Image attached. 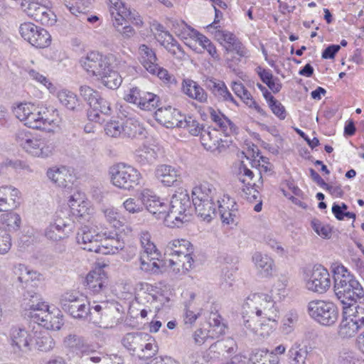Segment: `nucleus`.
<instances>
[{
	"label": "nucleus",
	"instance_id": "43",
	"mask_svg": "<svg viewBox=\"0 0 364 364\" xmlns=\"http://www.w3.org/2000/svg\"><path fill=\"white\" fill-rule=\"evenodd\" d=\"M60 103L70 110H75L79 106L77 95L71 91L63 90L58 93Z\"/></svg>",
	"mask_w": 364,
	"mask_h": 364
},
{
	"label": "nucleus",
	"instance_id": "33",
	"mask_svg": "<svg viewBox=\"0 0 364 364\" xmlns=\"http://www.w3.org/2000/svg\"><path fill=\"white\" fill-rule=\"evenodd\" d=\"M252 262L261 274L268 276L271 274L273 260L268 255H263L258 252H255L252 256Z\"/></svg>",
	"mask_w": 364,
	"mask_h": 364
},
{
	"label": "nucleus",
	"instance_id": "15",
	"mask_svg": "<svg viewBox=\"0 0 364 364\" xmlns=\"http://www.w3.org/2000/svg\"><path fill=\"white\" fill-rule=\"evenodd\" d=\"M330 286V274L328 270L321 266L314 267L306 279V289L313 292L323 294Z\"/></svg>",
	"mask_w": 364,
	"mask_h": 364
},
{
	"label": "nucleus",
	"instance_id": "7",
	"mask_svg": "<svg viewBox=\"0 0 364 364\" xmlns=\"http://www.w3.org/2000/svg\"><path fill=\"white\" fill-rule=\"evenodd\" d=\"M306 312L315 322L327 327L334 326L339 315L338 309L334 303L321 299H314L308 302Z\"/></svg>",
	"mask_w": 364,
	"mask_h": 364
},
{
	"label": "nucleus",
	"instance_id": "13",
	"mask_svg": "<svg viewBox=\"0 0 364 364\" xmlns=\"http://www.w3.org/2000/svg\"><path fill=\"white\" fill-rule=\"evenodd\" d=\"M124 99L145 111L155 110L160 102V98L156 95L141 90L136 87L131 88L129 92L125 95Z\"/></svg>",
	"mask_w": 364,
	"mask_h": 364
},
{
	"label": "nucleus",
	"instance_id": "6",
	"mask_svg": "<svg viewBox=\"0 0 364 364\" xmlns=\"http://www.w3.org/2000/svg\"><path fill=\"white\" fill-rule=\"evenodd\" d=\"M16 141L26 152L35 157H48L53 154L55 147L51 141L35 136L24 129L16 132Z\"/></svg>",
	"mask_w": 364,
	"mask_h": 364
},
{
	"label": "nucleus",
	"instance_id": "49",
	"mask_svg": "<svg viewBox=\"0 0 364 364\" xmlns=\"http://www.w3.org/2000/svg\"><path fill=\"white\" fill-rule=\"evenodd\" d=\"M193 249L188 251V255L187 257H178L176 258H170L168 259V263L170 267L176 266V269L179 271L180 267H181L185 271H188L193 267V259L192 257Z\"/></svg>",
	"mask_w": 364,
	"mask_h": 364
},
{
	"label": "nucleus",
	"instance_id": "54",
	"mask_svg": "<svg viewBox=\"0 0 364 364\" xmlns=\"http://www.w3.org/2000/svg\"><path fill=\"white\" fill-rule=\"evenodd\" d=\"M210 329L208 330L209 336L218 338L225 333V326L220 321V317L216 314L210 318Z\"/></svg>",
	"mask_w": 364,
	"mask_h": 364
},
{
	"label": "nucleus",
	"instance_id": "2",
	"mask_svg": "<svg viewBox=\"0 0 364 364\" xmlns=\"http://www.w3.org/2000/svg\"><path fill=\"white\" fill-rule=\"evenodd\" d=\"M334 291L343 309H351L357 299L364 296V290L353 275L343 265L333 268Z\"/></svg>",
	"mask_w": 364,
	"mask_h": 364
},
{
	"label": "nucleus",
	"instance_id": "35",
	"mask_svg": "<svg viewBox=\"0 0 364 364\" xmlns=\"http://www.w3.org/2000/svg\"><path fill=\"white\" fill-rule=\"evenodd\" d=\"M191 37L196 39V41L205 50L208 54L215 60H220L219 55L218 54L217 49L214 44L206 36L200 33L195 29H190Z\"/></svg>",
	"mask_w": 364,
	"mask_h": 364
},
{
	"label": "nucleus",
	"instance_id": "30",
	"mask_svg": "<svg viewBox=\"0 0 364 364\" xmlns=\"http://www.w3.org/2000/svg\"><path fill=\"white\" fill-rule=\"evenodd\" d=\"M210 119L218 126L225 136H230L235 132V125L220 112L208 107Z\"/></svg>",
	"mask_w": 364,
	"mask_h": 364
},
{
	"label": "nucleus",
	"instance_id": "47",
	"mask_svg": "<svg viewBox=\"0 0 364 364\" xmlns=\"http://www.w3.org/2000/svg\"><path fill=\"white\" fill-rule=\"evenodd\" d=\"M350 310L352 312L348 316L360 327L364 326V296L357 299Z\"/></svg>",
	"mask_w": 364,
	"mask_h": 364
},
{
	"label": "nucleus",
	"instance_id": "51",
	"mask_svg": "<svg viewBox=\"0 0 364 364\" xmlns=\"http://www.w3.org/2000/svg\"><path fill=\"white\" fill-rule=\"evenodd\" d=\"M37 348L41 351H49L55 346V341L47 331L39 332L36 338Z\"/></svg>",
	"mask_w": 364,
	"mask_h": 364
},
{
	"label": "nucleus",
	"instance_id": "38",
	"mask_svg": "<svg viewBox=\"0 0 364 364\" xmlns=\"http://www.w3.org/2000/svg\"><path fill=\"white\" fill-rule=\"evenodd\" d=\"M70 208L75 211L78 217L83 218L87 216L86 206L87 203L84 200V195L80 192L75 193L72 195L68 200Z\"/></svg>",
	"mask_w": 364,
	"mask_h": 364
},
{
	"label": "nucleus",
	"instance_id": "63",
	"mask_svg": "<svg viewBox=\"0 0 364 364\" xmlns=\"http://www.w3.org/2000/svg\"><path fill=\"white\" fill-rule=\"evenodd\" d=\"M80 92L81 96L88 102L90 107L92 106H96V97L100 95L97 91L94 90L89 86L82 85L80 88Z\"/></svg>",
	"mask_w": 364,
	"mask_h": 364
},
{
	"label": "nucleus",
	"instance_id": "26",
	"mask_svg": "<svg viewBox=\"0 0 364 364\" xmlns=\"http://www.w3.org/2000/svg\"><path fill=\"white\" fill-rule=\"evenodd\" d=\"M107 277L101 267H96L90 271L86 277L87 287L93 293H99L103 290L107 284Z\"/></svg>",
	"mask_w": 364,
	"mask_h": 364
},
{
	"label": "nucleus",
	"instance_id": "40",
	"mask_svg": "<svg viewBox=\"0 0 364 364\" xmlns=\"http://www.w3.org/2000/svg\"><path fill=\"white\" fill-rule=\"evenodd\" d=\"M97 79H100L105 87L112 90L117 89L122 82V76L117 71L112 70L111 65H109V71L103 73Z\"/></svg>",
	"mask_w": 364,
	"mask_h": 364
},
{
	"label": "nucleus",
	"instance_id": "41",
	"mask_svg": "<svg viewBox=\"0 0 364 364\" xmlns=\"http://www.w3.org/2000/svg\"><path fill=\"white\" fill-rule=\"evenodd\" d=\"M361 328L349 316L343 318L338 326V335L343 338L353 337Z\"/></svg>",
	"mask_w": 364,
	"mask_h": 364
},
{
	"label": "nucleus",
	"instance_id": "19",
	"mask_svg": "<svg viewBox=\"0 0 364 364\" xmlns=\"http://www.w3.org/2000/svg\"><path fill=\"white\" fill-rule=\"evenodd\" d=\"M156 119L167 128L178 127L182 122L184 116L181 112L171 106L159 108L155 112Z\"/></svg>",
	"mask_w": 364,
	"mask_h": 364
},
{
	"label": "nucleus",
	"instance_id": "50",
	"mask_svg": "<svg viewBox=\"0 0 364 364\" xmlns=\"http://www.w3.org/2000/svg\"><path fill=\"white\" fill-rule=\"evenodd\" d=\"M64 345L66 348L70 349L73 353H76L80 350H82V349L85 348L86 343L82 337L70 334L65 338ZM73 355L74 354H73Z\"/></svg>",
	"mask_w": 364,
	"mask_h": 364
},
{
	"label": "nucleus",
	"instance_id": "58",
	"mask_svg": "<svg viewBox=\"0 0 364 364\" xmlns=\"http://www.w3.org/2000/svg\"><path fill=\"white\" fill-rule=\"evenodd\" d=\"M28 74L29 77L32 80H34L36 82L43 85L48 90H49L50 92H53L55 90V87H54L53 85L52 84V82L43 74L41 73L40 72H38L34 69H30L28 71Z\"/></svg>",
	"mask_w": 364,
	"mask_h": 364
},
{
	"label": "nucleus",
	"instance_id": "24",
	"mask_svg": "<svg viewBox=\"0 0 364 364\" xmlns=\"http://www.w3.org/2000/svg\"><path fill=\"white\" fill-rule=\"evenodd\" d=\"M139 60L149 73H154L157 68L158 59L155 51L146 44H141L138 50Z\"/></svg>",
	"mask_w": 364,
	"mask_h": 364
},
{
	"label": "nucleus",
	"instance_id": "37",
	"mask_svg": "<svg viewBox=\"0 0 364 364\" xmlns=\"http://www.w3.org/2000/svg\"><path fill=\"white\" fill-rule=\"evenodd\" d=\"M90 302H87L80 295L73 305H70V310L65 312L75 318H87L89 314Z\"/></svg>",
	"mask_w": 364,
	"mask_h": 364
},
{
	"label": "nucleus",
	"instance_id": "44",
	"mask_svg": "<svg viewBox=\"0 0 364 364\" xmlns=\"http://www.w3.org/2000/svg\"><path fill=\"white\" fill-rule=\"evenodd\" d=\"M179 128L186 129L193 136H200L205 127L193 117L184 116Z\"/></svg>",
	"mask_w": 364,
	"mask_h": 364
},
{
	"label": "nucleus",
	"instance_id": "27",
	"mask_svg": "<svg viewBox=\"0 0 364 364\" xmlns=\"http://www.w3.org/2000/svg\"><path fill=\"white\" fill-rule=\"evenodd\" d=\"M182 91L188 97L200 103H205L208 101V95L206 92L193 80L185 79L183 80Z\"/></svg>",
	"mask_w": 364,
	"mask_h": 364
},
{
	"label": "nucleus",
	"instance_id": "20",
	"mask_svg": "<svg viewBox=\"0 0 364 364\" xmlns=\"http://www.w3.org/2000/svg\"><path fill=\"white\" fill-rule=\"evenodd\" d=\"M20 192L11 186L0 187V211H9L17 208L19 204Z\"/></svg>",
	"mask_w": 364,
	"mask_h": 364
},
{
	"label": "nucleus",
	"instance_id": "28",
	"mask_svg": "<svg viewBox=\"0 0 364 364\" xmlns=\"http://www.w3.org/2000/svg\"><path fill=\"white\" fill-rule=\"evenodd\" d=\"M266 320L257 321L254 316H249V318L245 319L244 316V325L246 328L255 335L261 338H266L269 336L274 327L272 324L265 323Z\"/></svg>",
	"mask_w": 364,
	"mask_h": 364
},
{
	"label": "nucleus",
	"instance_id": "9",
	"mask_svg": "<svg viewBox=\"0 0 364 364\" xmlns=\"http://www.w3.org/2000/svg\"><path fill=\"white\" fill-rule=\"evenodd\" d=\"M82 219L87 220L88 223L82 225L78 229L76 236L77 242L82 249L97 252L102 238L106 235V228L91 222L89 213Z\"/></svg>",
	"mask_w": 364,
	"mask_h": 364
},
{
	"label": "nucleus",
	"instance_id": "5",
	"mask_svg": "<svg viewBox=\"0 0 364 364\" xmlns=\"http://www.w3.org/2000/svg\"><path fill=\"white\" fill-rule=\"evenodd\" d=\"M247 313L255 314L256 316L276 324L279 310L275 306L274 299L266 294L259 293L250 295L243 305Z\"/></svg>",
	"mask_w": 364,
	"mask_h": 364
},
{
	"label": "nucleus",
	"instance_id": "16",
	"mask_svg": "<svg viewBox=\"0 0 364 364\" xmlns=\"http://www.w3.org/2000/svg\"><path fill=\"white\" fill-rule=\"evenodd\" d=\"M202 146L207 150L215 154H220L228 147V141L223 140L219 131L216 129L207 127L200 135Z\"/></svg>",
	"mask_w": 364,
	"mask_h": 364
},
{
	"label": "nucleus",
	"instance_id": "53",
	"mask_svg": "<svg viewBox=\"0 0 364 364\" xmlns=\"http://www.w3.org/2000/svg\"><path fill=\"white\" fill-rule=\"evenodd\" d=\"M87 346L85 345V348L82 349V350H80L77 352L75 355H73V357L79 358L80 360H75V362H81L84 363H87L90 362L92 363H100L101 362V357L99 355V353H96L95 351H90L87 349Z\"/></svg>",
	"mask_w": 364,
	"mask_h": 364
},
{
	"label": "nucleus",
	"instance_id": "60",
	"mask_svg": "<svg viewBox=\"0 0 364 364\" xmlns=\"http://www.w3.org/2000/svg\"><path fill=\"white\" fill-rule=\"evenodd\" d=\"M105 132L110 137L117 138L123 136V123L115 120L108 122L105 126Z\"/></svg>",
	"mask_w": 364,
	"mask_h": 364
},
{
	"label": "nucleus",
	"instance_id": "22",
	"mask_svg": "<svg viewBox=\"0 0 364 364\" xmlns=\"http://www.w3.org/2000/svg\"><path fill=\"white\" fill-rule=\"evenodd\" d=\"M155 176L164 186L171 187L177 185L180 173L175 167L167 164H161L156 167Z\"/></svg>",
	"mask_w": 364,
	"mask_h": 364
},
{
	"label": "nucleus",
	"instance_id": "11",
	"mask_svg": "<svg viewBox=\"0 0 364 364\" xmlns=\"http://www.w3.org/2000/svg\"><path fill=\"white\" fill-rule=\"evenodd\" d=\"M73 221L69 217V210L55 212L53 220L45 230L46 237L53 241L67 237L72 231Z\"/></svg>",
	"mask_w": 364,
	"mask_h": 364
},
{
	"label": "nucleus",
	"instance_id": "55",
	"mask_svg": "<svg viewBox=\"0 0 364 364\" xmlns=\"http://www.w3.org/2000/svg\"><path fill=\"white\" fill-rule=\"evenodd\" d=\"M288 281L286 278L283 277L279 279L273 285L271 290L272 296L274 299L281 300L288 294V289H287Z\"/></svg>",
	"mask_w": 364,
	"mask_h": 364
},
{
	"label": "nucleus",
	"instance_id": "34",
	"mask_svg": "<svg viewBox=\"0 0 364 364\" xmlns=\"http://www.w3.org/2000/svg\"><path fill=\"white\" fill-rule=\"evenodd\" d=\"M288 356L299 364H305L306 361H310L311 355L309 353L306 346L302 347L299 341H296L289 350Z\"/></svg>",
	"mask_w": 364,
	"mask_h": 364
},
{
	"label": "nucleus",
	"instance_id": "3",
	"mask_svg": "<svg viewBox=\"0 0 364 364\" xmlns=\"http://www.w3.org/2000/svg\"><path fill=\"white\" fill-rule=\"evenodd\" d=\"M13 112L23 124L29 128L50 131L54 119L49 117L47 107L31 103H19L14 107Z\"/></svg>",
	"mask_w": 364,
	"mask_h": 364
},
{
	"label": "nucleus",
	"instance_id": "1",
	"mask_svg": "<svg viewBox=\"0 0 364 364\" xmlns=\"http://www.w3.org/2000/svg\"><path fill=\"white\" fill-rule=\"evenodd\" d=\"M192 198L196 213L203 220L210 222L219 213L223 223H235L237 204L218 184L203 181L193 188Z\"/></svg>",
	"mask_w": 364,
	"mask_h": 364
},
{
	"label": "nucleus",
	"instance_id": "12",
	"mask_svg": "<svg viewBox=\"0 0 364 364\" xmlns=\"http://www.w3.org/2000/svg\"><path fill=\"white\" fill-rule=\"evenodd\" d=\"M80 63L88 75L97 78L109 71L110 65L109 58L97 52H90L82 57Z\"/></svg>",
	"mask_w": 364,
	"mask_h": 364
},
{
	"label": "nucleus",
	"instance_id": "62",
	"mask_svg": "<svg viewBox=\"0 0 364 364\" xmlns=\"http://www.w3.org/2000/svg\"><path fill=\"white\" fill-rule=\"evenodd\" d=\"M121 13L124 14V16H126L127 23H132V24L139 28L143 26L144 22L141 20L139 13L136 11H132L130 9L127 8L125 5L123 4Z\"/></svg>",
	"mask_w": 364,
	"mask_h": 364
},
{
	"label": "nucleus",
	"instance_id": "25",
	"mask_svg": "<svg viewBox=\"0 0 364 364\" xmlns=\"http://www.w3.org/2000/svg\"><path fill=\"white\" fill-rule=\"evenodd\" d=\"M193 249L191 243L186 240L175 239L168 242L165 248V255L171 257V258H176L178 257H187L188 251Z\"/></svg>",
	"mask_w": 364,
	"mask_h": 364
},
{
	"label": "nucleus",
	"instance_id": "46",
	"mask_svg": "<svg viewBox=\"0 0 364 364\" xmlns=\"http://www.w3.org/2000/svg\"><path fill=\"white\" fill-rule=\"evenodd\" d=\"M21 217L14 212H9L1 215V221L6 228V232L17 231L20 228Z\"/></svg>",
	"mask_w": 364,
	"mask_h": 364
},
{
	"label": "nucleus",
	"instance_id": "61",
	"mask_svg": "<svg viewBox=\"0 0 364 364\" xmlns=\"http://www.w3.org/2000/svg\"><path fill=\"white\" fill-rule=\"evenodd\" d=\"M80 295L77 292L67 291L60 296L59 304L64 311H69Z\"/></svg>",
	"mask_w": 364,
	"mask_h": 364
},
{
	"label": "nucleus",
	"instance_id": "31",
	"mask_svg": "<svg viewBox=\"0 0 364 364\" xmlns=\"http://www.w3.org/2000/svg\"><path fill=\"white\" fill-rule=\"evenodd\" d=\"M156 152L150 146H140L135 151V161L141 166L153 164L156 161Z\"/></svg>",
	"mask_w": 364,
	"mask_h": 364
},
{
	"label": "nucleus",
	"instance_id": "52",
	"mask_svg": "<svg viewBox=\"0 0 364 364\" xmlns=\"http://www.w3.org/2000/svg\"><path fill=\"white\" fill-rule=\"evenodd\" d=\"M56 311L57 314L54 315L53 312L49 311L50 317L44 318L42 323H40V326L46 329L59 330L63 325V318L62 315L60 314V311L57 309Z\"/></svg>",
	"mask_w": 364,
	"mask_h": 364
},
{
	"label": "nucleus",
	"instance_id": "23",
	"mask_svg": "<svg viewBox=\"0 0 364 364\" xmlns=\"http://www.w3.org/2000/svg\"><path fill=\"white\" fill-rule=\"evenodd\" d=\"M47 176L55 184L61 188H68L74 181V176L64 166L49 168Z\"/></svg>",
	"mask_w": 364,
	"mask_h": 364
},
{
	"label": "nucleus",
	"instance_id": "29",
	"mask_svg": "<svg viewBox=\"0 0 364 364\" xmlns=\"http://www.w3.org/2000/svg\"><path fill=\"white\" fill-rule=\"evenodd\" d=\"M161 256L160 251H158V255L156 257L154 255L141 253L139 258L140 269L146 272L160 273L164 266V262L160 259Z\"/></svg>",
	"mask_w": 364,
	"mask_h": 364
},
{
	"label": "nucleus",
	"instance_id": "59",
	"mask_svg": "<svg viewBox=\"0 0 364 364\" xmlns=\"http://www.w3.org/2000/svg\"><path fill=\"white\" fill-rule=\"evenodd\" d=\"M38 27L33 23L25 22L20 25L18 30L21 37L31 44Z\"/></svg>",
	"mask_w": 364,
	"mask_h": 364
},
{
	"label": "nucleus",
	"instance_id": "48",
	"mask_svg": "<svg viewBox=\"0 0 364 364\" xmlns=\"http://www.w3.org/2000/svg\"><path fill=\"white\" fill-rule=\"evenodd\" d=\"M102 213L106 221L114 228L122 226L123 218L119 211L114 207L102 209Z\"/></svg>",
	"mask_w": 364,
	"mask_h": 364
},
{
	"label": "nucleus",
	"instance_id": "42",
	"mask_svg": "<svg viewBox=\"0 0 364 364\" xmlns=\"http://www.w3.org/2000/svg\"><path fill=\"white\" fill-rule=\"evenodd\" d=\"M139 239L143 253L154 255V257L158 255V251L159 250L151 240V234L148 231H141L139 235Z\"/></svg>",
	"mask_w": 364,
	"mask_h": 364
},
{
	"label": "nucleus",
	"instance_id": "10",
	"mask_svg": "<svg viewBox=\"0 0 364 364\" xmlns=\"http://www.w3.org/2000/svg\"><path fill=\"white\" fill-rule=\"evenodd\" d=\"M112 184L122 189L130 190L140 183V172L132 166L120 163L110 168Z\"/></svg>",
	"mask_w": 364,
	"mask_h": 364
},
{
	"label": "nucleus",
	"instance_id": "64",
	"mask_svg": "<svg viewBox=\"0 0 364 364\" xmlns=\"http://www.w3.org/2000/svg\"><path fill=\"white\" fill-rule=\"evenodd\" d=\"M56 21V15L50 8L46 7L36 21L40 22L42 25L49 26L54 25Z\"/></svg>",
	"mask_w": 364,
	"mask_h": 364
},
{
	"label": "nucleus",
	"instance_id": "36",
	"mask_svg": "<svg viewBox=\"0 0 364 364\" xmlns=\"http://www.w3.org/2000/svg\"><path fill=\"white\" fill-rule=\"evenodd\" d=\"M20 7L25 14L36 21L47 6L33 0H22Z\"/></svg>",
	"mask_w": 364,
	"mask_h": 364
},
{
	"label": "nucleus",
	"instance_id": "56",
	"mask_svg": "<svg viewBox=\"0 0 364 364\" xmlns=\"http://www.w3.org/2000/svg\"><path fill=\"white\" fill-rule=\"evenodd\" d=\"M122 10V6L119 7H110V14L112 16V25L114 27L116 31H119L122 26L127 24L126 16H124V14L121 13Z\"/></svg>",
	"mask_w": 364,
	"mask_h": 364
},
{
	"label": "nucleus",
	"instance_id": "18",
	"mask_svg": "<svg viewBox=\"0 0 364 364\" xmlns=\"http://www.w3.org/2000/svg\"><path fill=\"white\" fill-rule=\"evenodd\" d=\"M124 247V242L120 240L117 234L107 231L106 228V235H105L97 248V253L102 255H114L122 250Z\"/></svg>",
	"mask_w": 364,
	"mask_h": 364
},
{
	"label": "nucleus",
	"instance_id": "14",
	"mask_svg": "<svg viewBox=\"0 0 364 364\" xmlns=\"http://www.w3.org/2000/svg\"><path fill=\"white\" fill-rule=\"evenodd\" d=\"M142 205L157 219L164 220L165 222L166 211L168 210V204L164 199H161L151 190L143 189L139 196Z\"/></svg>",
	"mask_w": 364,
	"mask_h": 364
},
{
	"label": "nucleus",
	"instance_id": "45",
	"mask_svg": "<svg viewBox=\"0 0 364 364\" xmlns=\"http://www.w3.org/2000/svg\"><path fill=\"white\" fill-rule=\"evenodd\" d=\"M33 39V41H31V45L38 48H46L51 43V36L46 29L41 27H38Z\"/></svg>",
	"mask_w": 364,
	"mask_h": 364
},
{
	"label": "nucleus",
	"instance_id": "17",
	"mask_svg": "<svg viewBox=\"0 0 364 364\" xmlns=\"http://www.w3.org/2000/svg\"><path fill=\"white\" fill-rule=\"evenodd\" d=\"M10 339L12 349L15 353H26L30 350L31 338L25 328L12 327L10 331Z\"/></svg>",
	"mask_w": 364,
	"mask_h": 364
},
{
	"label": "nucleus",
	"instance_id": "21",
	"mask_svg": "<svg viewBox=\"0 0 364 364\" xmlns=\"http://www.w3.org/2000/svg\"><path fill=\"white\" fill-rule=\"evenodd\" d=\"M27 296L31 299H36L37 301L31 299V304H28L27 311H28V316L31 317L34 322L40 325L42 323L44 318H48L49 316V307L45 302L39 301V295L36 293L27 292Z\"/></svg>",
	"mask_w": 364,
	"mask_h": 364
},
{
	"label": "nucleus",
	"instance_id": "39",
	"mask_svg": "<svg viewBox=\"0 0 364 364\" xmlns=\"http://www.w3.org/2000/svg\"><path fill=\"white\" fill-rule=\"evenodd\" d=\"M96 106H92L91 108L93 109L88 114V117L92 121L99 122V112L109 115L111 113L110 104L105 98H103L100 94L96 97Z\"/></svg>",
	"mask_w": 364,
	"mask_h": 364
},
{
	"label": "nucleus",
	"instance_id": "32",
	"mask_svg": "<svg viewBox=\"0 0 364 364\" xmlns=\"http://www.w3.org/2000/svg\"><path fill=\"white\" fill-rule=\"evenodd\" d=\"M145 129L135 118H128L123 123V136L129 138H137L144 136Z\"/></svg>",
	"mask_w": 364,
	"mask_h": 364
},
{
	"label": "nucleus",
	"instance_id": "4",
	"mask_svg": "<svg viewBox=\"0 0 364 364\" xmlns=\"http://www.w3.org/2000/svg\"><path fill=\"white\" fill-rule=\"evenodd\" d=\"M191 200L186 190L179 188L172 196L169 208L166 211L165 225L170 228H179L189 220L187 211L191 208Z\"/></svg>",
	"mask_w": 364,
	"mask_h": 364
},
{
	"label": "nucleus",
	"instance_id": "57",
	"mask_svg": "<svg viewBox=\"0 0 364 364\" xmlns=\"http://www.w3.org/2000/svg\"><path fill=\"white\" fill-rule=\"evenodd\" d=\"M311 226L317 235L323 238L331 237V228L329 225L323 224L318 219L314 218L311 221Z\"/></svg>",
	"mask_w": 364,
	"mask_h": 364
},
{
	"label": "nucleus",
	"instance_id": "8",
	"mask_svg": "<svg viewBox=\"0 0 364 364\" xmlns=\"http://www.w3.org/2000/svg\"><path fill=\"white\" fill-rule=\"evenodd\" d=\"M117 310L113 304L107 301H93L90 304L89 321L102 328H112L116 326L119 320L117 318Z\"/></svg>",
	"mask_w": 364,
	"mask_h": 364
}]
</instances>
